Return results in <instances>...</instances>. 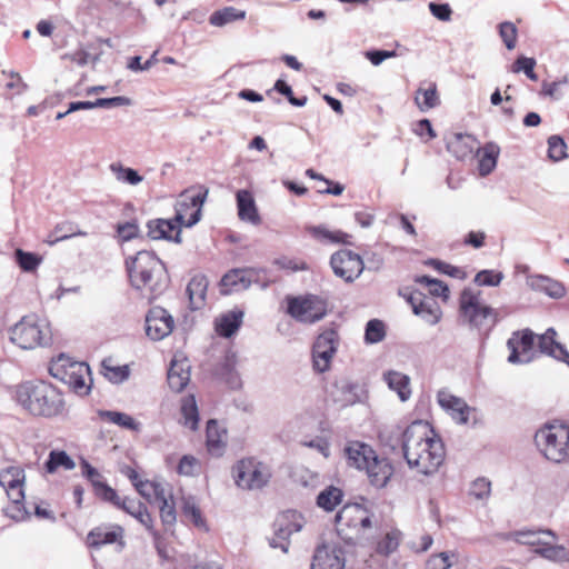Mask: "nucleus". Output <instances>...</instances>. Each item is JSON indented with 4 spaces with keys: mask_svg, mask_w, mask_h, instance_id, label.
Here are the masks:
<instances>
[{
    "mask_svg": "<svg viewBox=\"0 0 569 569\" xmlns=\"http://www.w3.org/2000/svg\"><path fill=\"white\" fill-rule=\"evenodd\" d=\"M401 435L403 457L410 468L430 476L438 471L445 460V448L431 425L416 420Z\"/></svg>",
    "mask_w": 569,
    "mask_h": 569,
    "instance_id": "1",
    "label": "nucleus"
},
{
    "mask_svg": "<svg viewBox=\"0 0 569 569\" xmlns=\"http://www.w3.org/2000/svg\"><path fill=\"white\" fill-rule=\"evenodd\" d=\"M17 402L36 418H64L68 407L63 393L50 382L43 380L26 381L16 390Z\"/></svg>",
    "mask_w": 569,
    "mask_h": 569,
    "instance_id": "2",
    "label": "nucleus"
},
{
    "mask_svg": "<svg viewBox=\"0 0 569 569\" xmlns=\"http://www.w3.org/2000/svg\"><path fill=\"white\" fill-rule=\"evenodd\" d=\"M124 263L131 286L137 290L148 289L149 299L166 289V268L154 252L141 250L134 257H128Z\"/></svg>",
    "mask_w": 569,
    "mask_h": 569,
    "instance_id": "3",
    "label": "nucleus"
},
{
    "mask_svg": "<svg viewBox=\"0 0 569 569\" xmlns=\"http://www.w3.org/2000/svg\"><path fill=\"white\" fill-rule=\"evenodd\" d=\"M459 312L462 321L471 329L488 333L498 321L497 311L482 303L480 291L465 289L459 299Z\"/></svg>",
    "mask_w": 569,
    "mask_h": 569,
    "instance_id": "4",
    "label": "nucleus"
},
{
    "mask_svg": "<svg viewBox=\"0 0 569 569\" xmlns=\"http://www.w3.org/2000/svg\"><path fill=\"white\" fill-rule=\"evenodd\" d=\"M49 372L53 378L68 385L79 396H87L91 390V385H87V379L92 381L91 371L86 362L74 361L61 353L51 361Z\"/></svg>",
    "mask_w": 569,
    "mask_h": 569,
    "instance_id": "5",
    "label": "nucleus"
},
{
    "mask_svg": "<svg viewBox=\"0 0 569 569\" xmlns=\"http://www.w3.org/2000/svg\"><path fill=\"white\" fill-rule=\"evenodd\" d=\"M9 338L21 349H34L51 343V331L46 320L32 313L22 317L9 329Z\"/></svg>",
    "mask_w": 569,
    "mask_h": 569,
    "instance_id": "6",
    "label": "nucleus"
},
{
    "mask_svg": "<svg viewBox=\"0 0 569 569\" xmlns=\"http://www.w3.org/2000/svg\"><path fill=\"white\" fill-rule=\"evenodd\" d=\"M540 452L552 462L569 459V427L566 425H546L535 435Z\"/></svg>",
    "mask_w": 569,
    "mask_h": 569,
    "instance_id": "7",
    "label": "nucleus"
},
{
    "mask_svg": "<svg viewBox=\"0 0 569 569\" xmlns=\"http://www.w3.org/2000/svg\"><path fill=\"white\" fill-rule=\"evenodd\" d=\"M287 313L301 323H316L325 318L326 305L316 295L287 296Z\"/></svg>",
    "mask_w": 569,
    "mask_h": 569,
    "instance_id": "8",
    "label": "nucleus"
},
{
    "mask_svg": "<svg viewBox=\"0 0 569 569\" xmlns=\"http://www.w3.org/2000/svg\"><path fill=\"white\" fill-rule=\"evenodd\" d=\"M232 473L237 486L248 490L261 489L271 477L269 468L253 458L238 461Z\"/></svg>",
    "mask_w": 569,
    "mask_h": 569,
    "instance_id": "9",
    "label": "nucleus"
},
{
    "mask_svg": "<svg viewBox=\"0 0 569 569\" xmlns=\"http://www.w3.org/2000/svg\"><path fill=\"white\" fill-rule=\"evenodd\" d=\"M208 196V189H202L197 193L191 190H184L180 193L176 203L174 221L181 227L191 228L201 219L202 206Z\"/></svg>",
    "mask_w": 569,
    "mask_h": 569,
    "instance_id": "10",
    "label": "nucleus"
},
{
    "mask_svg": "<svg viewBox=\"0 0 569 569\" xmlns=\"http://www.w3.org/2000/svg\"><path fill=\"white\" fill-rule=\"evenodd\" d=\"M305 521L301 513L296 510H287L277 516L273 521V536L269 539L271 548H280L284 553L289 550V538L292 533L303 528Z\"/></svg>",
    "mask_w": 569,
    "mask_h": 569,
    "instance_id": "11",
    "label": "nucleus"
},
{
    "mask_svg": "<svg viewBox=\"0 0 569 569\" xmlns=\"http://www.w3.org/2000/svg\"><path fill=\"white\" fill-rule=\"evenodd\" d=\"M330 266L335 276L348 283L358 279L365 269L362 258L348 249H341L335 252L330 258Z\"/></svg>",
    "mask_w": 569,
    "mask_h": 569,
    "instance_id": "12",
    "label": "nucleus"
},
{
    "mask_svg": "<svg viewBox=\"0 0 569 569\" xmlns=\"http://www.w3.org/2000/svg\"><path fill=\"white\" fill-rule=\"evenodd\" d=\"M338 339L339 336L335 329H327L316 338L312 346V361L316 371L322 373L329 369L332 357L337 352Z\"/></svg>",
    "mask_w": 569,
    "mask_h": 569,
    "instance_id": "13",
    "label": "nucleus"
},
{
    "mask_svg": "<svg viewBox=\"0 0 569 569\" xmlns=\"http://www.w3.org/2000/svg\"><path fill=\"white\" fill-rule=\"evenodd\" d=\"M263 269L234 268L224 273L220 280V293L223 296L247 290L252 283L260 282Z\"/></svg>",
    "mask_w": 569,
    "mask_h": 569,
    "instance_id": "14",
    "label": "nucleus"
},
{
    "mask_svg": "<svg viewBox=\"0 0 569 569\" xmlns=\"http://www.w3.org/2000/svg\"><path fill=\"white\" fill-rule=\"evenodd\" d=\"M174 327L173 317L162 307H153L146 316V333L154 341L169 336Z\"/></svg>",
    "mask_w": 569,
    "mask_h": 569,
    "instance_id": "15",
    "label": "nucleus"
},
{
    "mask_svg": "<svg viewBox=\"0 0 569 569\" xmlns=\"http://www.w3.org/2000/svg\"><path fill=\"white\" fill-rule=\"evenodd\" d=\"M533 341L535 335L529 329L515 332L507 341V347L510 350L508 361L512 365L530 362Z\"/></svg>",
    "mask_w": 569,
    "mask_h": 569,
    "instance_id": "16",
    "label": "nucleus"
},
{
    "mask_svg": "<svg viewBox=\"0 0 569 569\" xmlns=\"http://www.w3.org/2000/svg\"><path fill=\"white\" fill-rule=\"evenodd\" d=\"M362 513V506L359 503L345 505L341 510L336 515V530L337 533L347 542L353 543L355 537L349 536L346 530L358 529L359 515Z\"/></svg>",
    "mask_w": 569,
    "mask_h": 569,
    "instance_id": "17",
    "label": "nucleus"
},
{
    "mask_svg": "<svg viewBox=\"0 0 569 569\" xmlns=\"http://www.w3.org/2000/svg\"><path fill=\"white\" fill-rule=\"evenodd\" d=\"M148 237L181 243V227L173 219H152L147 222Z\"/></svg>",
    "mask_w": 569,
    "mask_h": 569,
    "instance_id": "18",
    "label": "nucleus"
},
{
    "mask_svg": "<svg viewBox=\"0 0 569 569\" xmlns=\"http://www.w3.org/2000/svg\"><path fill=\"white\" fill-rule=\"evenodd\" d=\"M369 482L377 489L385 488L393 475V466L387 458H379L377 453L365 470Z\"/></svg>",
    "mask_w": 569,
    "mask_h": 569,
    "instance_id": "19",
    "label": "nucleus"
},
{
    "mask_svg": "<svg viewBox=\"0 0 569 569\" xmlns=\"http://www.w3.org/2000/svg\"><path fill=\"white\" fill-rule=\"evenodd\" d=\"M123 528L121 526H99L91 529L87 536V543L89 547L99 549L102 546L111 545L117 541L121 546L124 545L122 541Z\"/></svg>",
    "mask_w": 569,
    "mask_h": 569,
    "instance_id": "20",
    "label": "nucleus"
},
{
    "mask_svg": "<svg viewBox=\"0 0 569 569\" xmlns=\"http://www.w3.org/2000/svg\"><path fill=\"white\" fill-rule=\"evenodd\" d=\"M349 467L358 470H366L376 451L367 443L351 441L343 449Z\"/></svg>",
    "mask_w": 569,
    "mask_h": 569,
    "instance_id": "21",
    "label": "nucleus"
},
{
    "mask_svg": "<svg viewBox=\"0 0 569 569\" xmlns=\"http://www.w3.org/2000/svg\"><path fill=\"white\" fill-rule=\"evenodd\" d=\"M478 140L467 133H453L447 139V150L458 160H465L473 154Z\"/></svg>",
    "mask_w": 569,
    "mask_h": 569,
    "instance_id": "22",
    "label": "nucleus"
},
{
    "mask_svg": "<svg viewBox=\"0 0 569 569\" xmlns=\"http://www.w3.org/2000/svg\"><path fill=\"white\" fill-rule=\"evenodd\" d=\"M154 499L159 505L160 519L167 532L173 533L177 512L172 496H168L164 487L154 488Z\"/></svg>",
    "mask_w": 569,
    "mask_h": 569,
    "instance_id": "23",
    "label": "nucleus"
},
{
    "mask_svg": "<svg viewBox=\"0 0 569 569\" xmlns=\"http://www.w3.org/2000/svg\"><path fill=\"white\" fill-rule=\"evenodd\" d=\"M345 558L340 549L319 547L316 549L311 569H343Z\"/></svg>",
    "mask_w": 569,
    "mask_h": 569,
    "instance_id": "24",
    "label": "nucleus"
},
{
    "mask_svg": "<svg viewBox=\"0 0 569 569\" xmlns=\"http://www.w3.org/2000/svg\"><path fill=\"white\" fill-rule=\"evenodd\" d=\"M437 399L440 407L450 411L455 420L459 423L468 422L470 408L461 398L441 390L438 392Z\"/></svg>",
    "mask_w": 569,
    "mask_h": 569,
    "instance_id": "25",
    "label": "nucleus"
},
{
    "mask_svg": "<svg viewBox=\"0 0 569 569\" xmlns=\"http://www.w3.org/2000/svg\"><path fill=\"white\" fill-rule=\"evenodd\" d=\"M557 332L553 328H548L543 335L539 337V349L559 361H562L569 367V352L566 347L556 341Z\"/></svg>",
    "mask_w": 569,
    "mask_h": 569,
    "instance_id": "26",
    "label": "nucleus"
},
{
    "mask_svg": "<svg viewBox=\"0 0 569 569\" xmlns=\"http://www.w3.org/2000/svg\"><path fill=\"white\" fill-rule=\"evenodd\" d=\"M206 445L210 455L222 456L227 445V430L221 428L217 420L210 419L207 422Z\"/></svg>",
    "mask_w": 569,
    "mask_h": 569,
    "instance_id": "27",
    "label": "nucleus"
},
{
    "mask_svg": "<svg viewBox=\"0 0 569 569\" xmlns=\"http://www.w3.org/2000/svg\"><path fill=\"white\" fill-rule=\"evenodd\" d=\"M243 311L233 309L220 315L214 320L216 332L222 338H231L241 327L243 320Z\"/></svg>",
    "mask_w": 569,
    "mask_h": 569,
    "instance_id": "28",
    "label": "nucleus"
},
{
    "mask_svg": "<svg viewBox=\"0 0 569 569\" xmlns=\"http://www.w3.org/2000/svg\"><path fill=\"white\" fill-rule=\"evenodd\" d=\"M236 200L240 220L259 224L261 219L252 193L249 190L240 189L236 193Z\"/></svg>",
    "mask_w": 569,
    "mask_h": 569,
    "instance_id": "29",
    "label": "nucleus"
},
{
    "mask_svg": "<svg viewBox=\"0 0 569 569\" xmlns=\"http://www.w3.org/2000/svg\"><path fill=\"white\" fill-rule=\"evenodd\" d=\"M209 281L204 274L199 273L190 279L186 291L191 310H199L204 306Z\"/></svg>",
    "mask_w": 569,
    "mask_h": 569,
    "instance_id": "30",
    "label": "nucleus"
},
{
    "mask_svg": "<svg viewBox=\"0 0 569 569\" xmlns=\"http://www.w3.org/2000/svg\"><path fill=\"white\" fill-rule=\"evenodd\" d=\"M527 283L532 290L542 292L552 299H560L566 293V289L561 282L547 276H531L528 278Z\"/></svg>",
    "mask_w": 569,
    "mask_h": 569,
    "instance_id": "31",
    "label": "nucleus"
},
{
    "mask_svg": "<svg viewBox=\"0 0 569 569\" xmlns=\"http://www.w3.org/2000/svg\"><path fill=\"white\" fill-rule=\"evenodd\" d=\"M540 535L549 536L553 541L558 539L555 531L551 529L545 530H518L513 532H509L505 538L511 539L517 543L535 547V549H539L543 545H546V540L541 539Z\"/></svg>",
    "mask_w": 569,
    "mask_h": 569,
    "instance_id": "32",
    "label": "nucleus"
},
{
    "mask_svg": "<svg viewBox=\"0 0 569 569\" xmlns=\"http://www.w3.org/2000/svg\"><path fill=\"white\" fill-rule=\"evenodd\" d=\"M481 152V157L479 159V174L481 177H486L490 174L498 161V157L500 154V147L496 142H487L482 148L477 147L476 153L479 154Z\"/></svg>",
    "mask_w": 569,
    "mask_h": 569,
    "instance_id": "33",
    "label": "nucleus"
},
{
    "mask_svg": "<svg viewBox=\"0 0 569 569\" xmlns=\"http://www.w3.org/2000/svg\"><path fill=\"white\" fill-rule=\"evenodd\" d=\"M167 380L172 391H182L190 381L189 366L183 361L172 360L168 370Z\"/></svg>",
    "mask_w": 569,
    "mask_h": 569,
    "instance_id": "34",
    "label": "nucleus"
},
{
    "mask_svg": "<svg viewBox=\"0 0 569 569\" xmlns=\"http://www.w3.org/2000/svg\"><path fill=\"white\" fill-rule=\"evenodd\" d=\"M383 381L389 389L397 392L401 401H407L410 398L411 389L409 376L396 370H389L383 373Z\"/></svg>",
    "mask_w": 569,
    "mask_h": 569,
    "instance_id": "35",
    "label": "nucleus"
},
{
    "mask_svg": "<svg viewBox=\"0 0 569 569\" xmlns=\"http://www.w3.org/2000/svg\"><path fill=\"white\" fill-rule=\"evenodd\" d=\"M120 509L136 518L148 531L154 528L153 519L141 501L126 497L122 499Z\"/></svg>",
    "mask_w": 569,
    "mask_h": 569,
    "instance_id": "36",
    "label": "nucleus"
},
{
    "mask_svg": "<svg viewBox=\"0 0 569 569\" xmlns=\"http://www.w3.org/2000/svg\"><path fill=\"white\" fill-rule=\"evenodd\" d=\"M307 232L320 242L351 244L350 234L340 230L331 231L325 226H309Z\"/></svg>",
    "mask_w": 569,
    "mask_h": 569,
    "instance_id": "37",
    "label": "nucleus"
},
{
    "mask_svg": "<svg viewBox=\"0 0 569 569\" xmlns=\"http://www.w3.org/2000/svg\"><path fill=\"white\" fill-rule=\"evenodd\" d=\"M415 102L421 112H427L440 104L437 84L430 83L428 88L419 87L416 91Z\"/></svg>",
    "mask_w": 569,
    "mask_h": 569,
    "instance_id": "38",
    "label": "nucleus"
},
{
    "mask_svg": "<svg viewBox=\"0 0 569 569\" xmlns=\"http://www.w3.org/2000/svg\"><path fill=\"white\" fill-rule=\"evenodd\" d=\"M415 315L428 325L435 326L440 321L442 312L437 301L426 298L425 301L415 305Z\"/></svg>",
    "mask_w": 569,
    "mask_h": 569,
    "instance_id": "39",
    "label": "nucleus"
},
{
    "mask_svg": "<svg viewBox=\"0 0 569 569\" xmlns=\"http://www.w3.org/2000/svg\"><path fill=\"white\" fill-rule=\"evenodd\" d=\"M180 411L183 426L191 430H197L199 426V411L194 396L189 395L181 399Z\"/></svg>",
    "mask_w": 569,
    "mask_h": 569,
    "instance_id": "40",
    "label": "nucleus"
},
{
    "mask_svg": "<svg viewBox=\"0 0 569 569\" xmlns=\"http://www.w3.org/2000/svg\"><path fill=\"white\" fill-rule=\"evenodd\" d=\"M78 236L84 237L87 236V232L80 230L78 226L72 222H62L57 224L53 231L48 236L47 243L52 246L59 241H63Z\"/></svg>",
    "mask_w": 569,
    "mask_h": 569,
    "instance_id": "41",
    "label": "nucleus"
},
{
    "mask_svg": "<svg viewBox=\"0 0 569 569\" xmlns=\"http://www.w3.org/2000/svg\"><path fill=\"white\" fill-rule=\"evenodd\" d=\"M343 491L335 486H329L317 496V506L326 511H332L342 502Z\"/></svg>",
    "mask_w": 569,
    "mask_h": 569,
    "instance_id": "42",
    "label": "nucleus"
},
{
    "mask_svg": "<svg viewBox=\"0 0 569 569\" xmlns=\"http://www.w3.org/2000/svg\"><path fill=\"white\" fill-rule=\"evenodd\" d=\"M237 356L232 352L227 353L221 367L220 373L231 389H238L241 387V379L236 370Z\"/></svg>",
    "mask_w": 569,
    "mask_h": 569,
    "instance_id": "43",
    "label": "nucleus"
},
{
    "mask_svg": "<svg viewBox=\"0 0 569 569\" xmlns=\"http://www.w3.org/2000/svg\"><path fill=\"white\" fill-rule=\"evenodd\" d=\"M98 416L101 419L107 420L121 428L133 431L140 430V423L137 422L130 415H127L124 412L112 410H98Z\"/></svg>",
    "mask_w": 569,
    "mask_h": 569,
    "instance_id": "44",
    "label": "nucleus"
},
{
    "mask_svg": "<svg viewBox=\"0 0 569 569\" xmlns=\"http://www.w3.org/2000/svg\"><path fill=\"white\" fill-rule=\"evenodd\" d=\"M533 552L552 562H569V550L562 545H555L549 541Z\"/></svg>",
    "mask_w": 569,
    "mask_h": 569,
    "instance_id": "45",
    "label": "nucleus"
},
{
    "mask_svg": "<svg viewBox=\"0 0 569 569\" xmlns=\"http://www.w3.org/2000/svg\"><path fill=\"white\" fill-rule=\"evenodd\" d=\"M246 18V11L238 10L234 7H224L221 10L214 11L210 18V24L214 27H223L237 20H243Z\"/></svg>",
    "mask_w": 569,
    "mask_h": 569,
    "instance_id": "46",
    "label": "nucleus"
},
{
    "mask_svg": "<svg viewBox=\"0 0 569 569\" xmlns=\"http://www.w3.org/2000/svg\"><path fill=\"white\" fill-rule=\"evenodd\" d=\"M76 463L66 451L52 450L49 453L44 468L48 473H53L59 467L66 470H72Z\"/></svg>",
    "mask_w": 569,
    "mask_h": 569,
    "instance_id": "47",
    "label": "nucleus"
},
{
    "mask_svg": "<svg viewBox=\"0 0 569 569\" xmlns=\"http://www.w3.org/2000/svg\"><path fill=\"white\" fill-rule=\"evenodd\" d=\"M101 372L112 383H121L130 375L128 366H113L111 359L101 362Z\"/></svg>",
    "mask_w": 569,
    "mask_h": 569,
    "instance_id": "48",
    "label": "nucleus"
},
{
    "mask_svg": "<svg viewBox=\"0 0 569 569\" xmlns=\"http://www.w3.org/2000/svg\"><path fill=\"white\" fill-rule=\"evenodd\" d=\"M24 471L20 467H8L0 470V486L3 489H12L19 485H23Z\"/></svg>",
    "mask_w": 569,
    "mask_h": 569,
    "instance_id": "49",
    "label": "nucleus"
},
{
    "mask_svg": "<svg viewBox=\"0 0 569 569\" xmlns=\"http://www.w3.org/2000/svg\"><path fill=\"white\" fill-rule=\"evenodd\" d=\"M14 259L20 269L24 272L34 271L42 262V258L39 254L22 249H16Z\"/></svg>",
    "mask_w": 569,
    "mask_h": 569,
    "instance_id": "50",
    "label": "nucleus"
},
{
    "mask_svg": "<svg viewBox=\"0 0 569 569\" xmlns=\"http://www.w3.org/2000/svg\"><path fill=\"white\" fill-rule=\"evenodd\" d=\"M182 513L188 518L197 528L208 530L206 521L202 518L201 510L196 505L192 497L183 498Z\"/></svg>",
    "mask_w": 569,
    "mask_h": 569,
    "instance_id": "51",
    "label": "nucleus"
},
{
    "mask_svg": "<svg viewBox=\"0 0 569 569\" xmlns=\"http://www.w3.org/2000/svg\"><path fill=\"white\" fill-rule=\"evenodd\" d=\"M386 337V326L379 319H371L367 322L365 328V342L367 345H375L382 341Z\"/></svg>",
    "mask_w": 569,
    "mask_h": 569,
    "instance_id": "52",
    "label": "nucleus"
},
{
    "mask_svg": "<svg viewBox=\"0 0 569 569\" xmlns=\"http://www.w3.org/2000/svg\"><path fill=\"white\" fill-rule=\"evenodd\" d=\"M110 169L116 174L117 180L121 182L136 186L143 180V177L137 170L123 167L120 163H112Z\"/></svg>",
    "mask_w": 569,
    "mask_h": 569,
    "instance_id": "53",
    "label": "nucleus"
},
{
    "mask_svg": "<svg viewBox=\"0 0 569 569\" xmlns=\"http://www.w3.org/2000/svg\"><path fill=\"white\" fill-rule=\"evenodd\" d=\"M548 157L555 162L568 157L567 144L560 136L553 134L548 138Z\"/></svg>",
    "mask_w": 569,
    "mask_h": 569,
    "instance_id": "54",
    "label": "nucleus"
},
{
    "mask_svg": "<svg viewBox=\"0 0 569 569\" xmlns=\"http://www.w3.org/2000/svg\"><path fill=\"white\" fill-rule=\"evenodd\" d=\"M417 282L427 286L429 293L433 297H441L445 300L449 298V288L441 280L431 278L429 276H421L417 278Z\"/></svg>",
    "mask_w": 569,
    "mask_h": 569,
    "instance_id": "55",
    "label": "nucleus"
},
{
    "mask_svg": "<svg viewBox=\"0 0 569 569\" xmlns=\"http://www.w3.org/2000/svg\"><path fill=\"white\" fill-rule=\"evenodd\" d=\"M400 539L401 532L399 530L388 532L383 539L378 542L377 552L383 556H389L398 549Z\"/></svg>",
    "mask_w": 569,
    "mask_h": 569,
    "instance_id": "56",
    "label": "nucleus"
},
{
    "mask_svg": "<svg viewBox=\"0 0 569 569\" xmlns=\"http://www.w3.org/2000/svg\"><path fill=\"white\" fill-rule=\"evenodd\" d=\"M336 387L343 395V398L339 399L343 406L353 405L359 400V386L357 383L348 380H341L336 385Z\"/></svg>",
    "mask_w": 569,
    "mask_h": 569,
    "instance_id": "57",
    "label": "nucleus"
},
{
    "mask_svg": "<svg viewBox=\"0 0 569 569\" xmlns=\"http://www.w3.org/2000/svg\"><path fill=\"white\" fill-rule=\"evenodd\" d=\"M536 60L533 58H528L525 56H520L513 62L511 70L515 73L523 72L530 80L537 81L538 76L535 72Z\"/></svg>",
    "mask_w": 569,
    "mask_h": 569,
    "instance_id": "58",
    "label": "nucleus"
},
{
    "mask_svg": "<svg viewBox=\"0 0 569 569\" xmlns=\"http://www.w3.org/2000/svg\"><path fill=\"white\" fill-rule=\"evenodd\" d=\"M94 495L102 501L110 502L117 508H121L122 499L118 496L117 491L111 488L106 481L93 489Z\"/></svg>",
    "mask_w": 569,
    "mask_h": 569,
    "instance_id": "59",
    "label": "nucleus"
},
{
    "mask_svg": "<svg viewBox=\"0 0 569 569\" xmlns=\"http://www.w3.org/2000/svg\"><path fill=\"white\" fill-rule=\"evenodd\" d=\"M503 279L502 272H496L493 270H481L475 277V282L478 286H499Z\"/></svg>",
    "mask_w": 569,
    "mask_h": 569,
    "instance_id": "60",
    "label": "nucleus"
},
{
    "mask_svg": "<svg viewBox=\"0 0 569 569\" xmlns=\"http://www.w3.org/2000/svg\"><path fill=\"white\" fill-rule=\"evenodd\" d=\"M499 34L508 50H512L516 47L517 28L512 22L500 23Z\"/></svg>",
    "mask_w": 569,
    "mask_h": 569,
    "instance_id": "61",
    "label": "nucleus"
},
{
    "mask_svg": "<svg viewBox=\"0 0 569 569\" xmlns=\"http://www.w3.org/2000/svg\"><path fill=\"white\" fill-rule=\"evenodd\" d=\"M491 482L487 478H477L470 487V495L476 499L483 500L490 496Z\"/></svg>",
    "mask_w": 569,
    "mask_h": 569,
    "instance_id": "62",
    "label": "nucleus"
},
{
    "mask_svg": "<svg viewBox=\"0 0 569 569\" xmlns=\"http://www.w3.org/2000/svg\"><path fill=\"white\" fill-rule=\"evenodd\" d=\"M140 229L136 220L117 224V233L121 241H130L139 236Z\"/></svg>",
    "mask_w": 569,
    "mask_h": 569,
    "instance_id": "63",
    "label": "nucleus"
},
{
    "mask_svg": "<svg viewBox=\"0 0 569 569\" xmlns=\"http://www.w3.org/2000/svg\"><path fill=\"white\" fill-rule=\"evenodd\" d=\"M452 566L449 552L432 555L426 562V569H449Z\"/></svg>",
    "mask_w": 569,
    "mask_h": 569,
    "instance_id": "64",
    "label": "nucleus"
}]
</instances>
